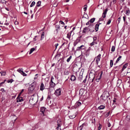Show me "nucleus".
Here are the masks:
<instances>
[{
	"instance_id": "1",
	"label": "nucleus",
	"mask_w": 130,
	"mask_h": 130,
	"mask_svg": "<svg viewBox=\"0 0 130 130\" xmlns=\"http://www.w3.org/2000/svg\"><path fill=\"white\" fill-rule=\"evenodd\" d=\"M109 92L107 91H104L102 95L101 96V97L102 99L103 100L105 101L109 96Z\"/></svg>"
},
{
	"instance_id": "2",
	"label": "nucleus",
	"mask_w": 130,
	"mask_h": 130,
	"mask_svg": "<svg viewBox=\"0 0 130 130\" xmlns=\"http://www.w3.org/2000/svg\"><path fill=\"white\" fill-rule=\"evenodd\" d=\"M107 11V9H105L104 11L103 12L102 14V16L99 19V21L98 22H99L101 21H103L104 20V18H105L106 16V15Z\"/></svg>"
},
{
	"instance_id": "3",
	"label": "nucleus",
	"mask_w": 130,
	"mask_h": 130,
	"mask_svg": "<svg viewBox=\"0 0 130 130\" xmlns=\"http://www.w3.org/2000/svg\"><path fill=\"white\" fill-rule=\"evenodd\" d=\"M37 101V97L36 96H35L33 95L31 96L30 99L29 100V102H32L33 104H35Z\"/></svg>"
},
{
	"instance_id": "4",
	"label": "nucleus",
	"mask_w": 130,
	"mask_h": 130,
	"mask_svg": "<svg viewBox=\"0 0 130 130\" xmlns=\"http://www.w3.org/2000/svg\"><path fill=\"white\" fill-rule=\"evenodd\" d=\"M54 94L57 96H58L61 94V89L60 88L57 89L54 93Z\"/></svg>"
},
{
	"instance_id": "5",
	"label": "nucleus",
	"mask_w": 130,
	"mask_h": 130,
	"mask_svg": "<svg viewBox=\"0 0 130 130\" xmlns=\"http://www.w3.org/2000/svg\"><path fill=\"white\" fill-rule=\"evenodd\" d=\"M101 55L100 54H99L95 58L96 59V63L97 65H98L99 62V61L100 60Z\"/></svg>"
},
{
	"instance_id": "6",
	"label": "nucleus",
	"mask_w": 130,
	"mask_h": 130,
	"mask_svg": "<svg viewBox=\"0 0 130 130\" xmlns=\"http://www.w3.org/2000/svg\"><path fill=\"white\" fill-rule=\"evenodd\" d=\"M61 122L60 120H58L57 121V125L58 127L56 128L57 130H61L60 126L61 125Z\"/></svg>"
},
{
	"instance_id": "7",
	"label": "nucleus",
	"mask_w": 130,
	"mask_h": 130,
	"mask_svg": "<svg viewBox=\"0 0 130 130\" xmlns=\"http://www.w3.org/2000/svg\"><path fill=\"white\" fill-rule=\"evenodd\" d=\"M86 49V47L83 45H82L80 47H78L76 48L77 51H79L82 50H85Z\"/></svg>"
},
{
	"instance_id": "8",
	"label": "nucleus",
	"mask_w": 130,
	"mask_h": 130,
	"mask_svg": "<svg viewBox=\"0 0 130 130\" xmlns=\"http://www.w3.org/2000/svg\"><path fill=\"white\" fill-rule=\"evenodd\" d=\"M35 86L32 84L30 85L28 88V90L30 92H31L34 89Z\"/></svg>"
},
{
	"instance_id": "9",
	"label": "nucleus",
	"mask_w": 130,
	"mask_h": 130,
	"mask_svg": "<svg viewBox=\"0 0 130 130\" xmlns=\"http://www.w3.org/2000/svg\"><path fill=\"white\" fill-rule=\"evenodd\" d=\"M20 95H19L17 98V102H21L23 101V98L20 97Z\"/></svg>"
},
{
	"instance_id": "10",
	"label": "nucleus",
	"mask_w": 130,
	"mask_h": 130,
	"mask_svg": "<svg viewBox=\"0 0 130 130\" xmlns=\"http://www.w3.org/2000/svg\"><path fill=\"white\" fill-rule=\"evenodd\" d=\"M89 31H90L91 32H92L94 31L95 29L92 25H90L89 26Z\"/></svg>"
},
{
	"instance_id": "11",
	"label": "nucleus",
	"mask_w": 130,
	"mask_h": 130,
	"mask_svg": "<svg viewBox=\"0 0 130 130\" xmlns=\"http://www.w3.org/2000/svg\"><path fill=\"white\" fill-rule=\"evenodd\" d=\"M45 89V87L44 84L43 83H42L40 86V90L42 91Z\"/></svg>"
},
{
	"instance_id": "12",
	"label": "nucleus",
	"mask_w": 130,
	"mask_h": 130,
	"mask_svg": "<svg viewBox=\"0 0 130 130\" xmlns=\"http://www.w3.org/2000/svg\"><path fill=\"white\" fill-rule=\"evenodd\" d=\"M101 23L98 22V23L95 25V30L96 31H97L99 29V27L100 24H101Z\"/></svg>"
},
{
	"instance_id": "13",
	"label": "nucleus",
	"mask_w": 130,
	"mask_h": 130,
	"mask_svg": "<svg viewBox=\"0 0 130 130\" xmlns=\"http://www.w3.org/2000/svg\"><path fill=\"white\" fill-rule=\"evenodd\" d=\"M89 26L88 27H86L84 29L83 31V33H85L87 31H89Z\"/></svg>"
},
{
	"instance_id": "14",
	"label": "nucleus",
	"mask_w": 130,
	"mask_h": 130,
	"mask_svg": "<svg viewBox=\"0 0 130 130\" xmlns=\"http://www.w3.org/2000/svg\"><path fill=\"white\" fill-rule=\"evenodd\" d=\"M50 85L51 87H53L55 86V84L53 81H51L50 83Z\"/></svg>"
},
{
	"instance_id": "15",
	"label": "nucleus",
	"mask_w": 130,
	"mask_h": 130,
	"mask_svg": "<svg viewBox=\"0 0 130 130\" xmlns=\"http://www.w3.org/2000/svg\"><path fill=\"white\" fill-rule=\"evenodd\" d=\"M70 79L71 81H75L76 80V77L74 75H72L71 76Z\"/></svg>"
},
{
	"instance_id": "16",
	"label": "nucleus",
	"mask_w": 130,
	"mask_h": 130,
	"mask_svg": "<svg viewBox=\"0 0 130 130\" xmlns=\"http://www.w3.org/2000/svg\"><path fill=\"white\" fill-rule=\"evenodd\" d=\"M105 106L103 105H101L98 107V109L100 110H101L104 109Z\"/></svg>"
},
{
	"instance_id": "17",
	"label": "nucleus",
	"mask_w": 130,
	"mask_h": 130,
	"mask_svg": "<svg viewBox=\"0 0 130 130\" xmlns=\"http://www.w3.org/2000/svg\"><path fill=\"white\" fill-rule=\"evenodd\" d=\"M56 29V31H57V32L58 30H59L60 28V26L59 25H56L55 26Z\"/></svg>"
},
{
	"instance_id": "18",
	"label": "nucleus",
	"mask_w": 130,
	"mask_h": 130,
	"mask_svg": "<svg viewBox=\"0 0 130 130\" xmlns=\"http://www.w3.org/2000/svg\"><path fill=\"white\" fill-rule=\"evenodd\" d=\"M45 110V108L43 107H41L40 109V111L43 114Z\"/></svg>"
},
{
	"instance_id": "19",
	"label": "nucleus",
	"mask_w": 130,
	"mask_h": 130,
	"mask_svg": "<svg viewBox=\"0 0 130 130\" xmlns=\"http://www.w3.org/2000/svg\"><path fill=\"white\" fill-rule=\"evenodd\" d=\"M0 73L1 74L2 76H5L6 74V71H1Z\"/></svg>"
},
{
	"instance_id": "20",
	"label": "nucleus",
	"mask_w": 130,
	"mask_h": 130,
	"mask_svg": "<svg viewBox=\"0 0 130 130\" xmlns=\"http://www.w3.org/2000/svg\"><path fill=\"white\" fill-rule=\"evenodd\" d=\"M44 32H43L42 33L41 36V40H42L44 38Z\"/></svg>"
},
{
	"instance_id": "21",
	"label": "nucleus",
	"mask_w": 130,
	"mask_h": 130,
	"mask_svg": "<svg viewBox=\"0 0 130 130\" xmlns=\"http://www.w3.org/2000/svg\"><path fill=\"white\" fill-rule=\"evenodd\" d=\"M84 123L82 125L80 126L79 127H78V128L77 130H81L84 126V125H85Z\"/></svg>"
},
{
	"instance_id": "22",
	"label": "nucleus",
	"mask_w": 130,
	"mask_h": 130,
	"mask_svg": "<svg viewBox=\"0 0 130 130\" xmlns=\"http://www.w3.org/2000/svg\"><path fill=\"white\" fill-rule=\"evenodd\" d=\"M128 65V64L127 63H125V64H124L123 66V67L122 69V71L123 70H124L125 69L127 66Z\"/></svg>"
},
{
	"instance_id": "23",
	"label": "nucleus",
	"mask_w": 130,
	"mask_h": 130,
	"mask_svg": "<svg viewBox=\"0 0 130 130\" xmlns=\"http://www.w3.org/2000/svg\"><path fill=\"white\" fill-rule=\"evenodd\" d=\"M82 74L80 73L78 77V79L80 80L82 79Z\"/></svg>"
},
{
	"instance_id": "24",
	"label": "nucleus",
	"mask_w": 130,
	"mask_h": 130,
	"mask_svg": "<svg viewBox=\"0 0 130 130\" xmlns=\"http://www.w3.org/2000/svg\"><path fill=\"white\" fill-rule=\"evenodd\" d=\"M41 3V2L40 1H38L37 3V6L39 7L40 6Z\"/></svg>"
},
{
	"instance_id": "25",
	"label": "nucleus",
	"mask_w": 130,
	"mask_h": 130,
	"mask_svg": "<svg viewBox=\"0 0 130 130\" xmlns=\"http://www.w3.org/2000/svg\"><path fill=\"white\" fill-rule=\"evenodd\" d=\"M35 50V48H31L29 52V54H31Z\"/></svg>"
},
{
	"instance_id": "26",
	"label": "nucleus",
	"mask_w": 130,
	"mask_h": 130,
	"mask_svg": "<svg viewBox=\"0 0 130 130\" xmlns=\"http://www.w3.org/2000/svg\"><path fill=\"white\" fill-rule=\"evenodd\" d=\"M0 3L3 4H5L6 1L5 0H0Z\"/></svg>"
},
{
	"instance_id": "27",
	"label": "nucleus",
	"mask_w": 130,
	"mask_h": 130,
	"mask_svg": "<svg viewBox=\"0 0 130 130\" xmlns=\"http://www.w3.org/2000/svg\"><path fill=\"white\" fill-rule=\"evenodd\" d=\"M71 32L70 33H68L67 34V37L69 39H70V37H71Z\"/></svg>"
},
{
	"instance_id": "28",
	"label": "nucleus",
	"mask_w": 130,
	"mask_h": 130,
	"mask_svg": "<svg viewBox=\"0 0 130 130\" xmlns=\"http://www.w3.org/2000/svg\"><path fill=\"white\" fill-rule=\"evenodd\" d=\"M95 20V18H92L89 21L90 22V23H93Z\"/></svg>"
},
{
	"instance_id": "29",
	"label": "nucleus",
	"mask_w": 130,
	"mask_h": 130,
	"mask_svg": "<svg viewBox=\"0 0 130 130\" xmlns=\"http://www.w3.org/2000/svg\"><path fill=\"white\" fill-rule=\"evenodd\" d=\"M97 42L96 41H93L90 44V45L91 46H93L94 44H97Z\"/></svg>"
},
{
	"instance_id": "30",
	"label": "nucleus",
	"mask_w": 130,
	"mask_h": 130,
	"mask_svg": "<svg viewBox=\"0 0 130 130\" xmlns=\"http://www.w3.org/2000/svg\"><path fill=\"white\" fill-rule=\"evenodd\" d=\"M113 60H110V65L111 67H112L113 65Z\"/></svg>"
},
{
	"instance_id": "31",
	"label": "nucleus",
	"mask_w": 130,
	"mask_h": 130,
	"mask_svg": "<svg viewBox=\"0 0 130 130\" xmlns=\"http://www.w3.org/2000/svg\"><path fill=\"white\" fill-rule=\"evenodd\" d=\"M122 57L121 56H119V57L117 58V60L116 61V63H117L119 61L120 59Z\"/></svg>"
},
{
	"instance_id": "32",
	"label": "nucleus",
	"mask_w": 130,
	"mask_h": 130,
	"mask_svg": "<svg viewBox=\"0 0 130 130\" xmlns=\"http://www.w3.org/2000/svg\"><path fill=\"white\" fill-rule=\"evenodd\" d=\"M72 58V56H70L69 57L68 59H67V61L68 62H69L70 61V60Z\"/></svg>"
},
{
	"instance_id": "33",
	"label": "nucleus",
	"mask_w": 130,
	"mask_h": 130,
	"mask_svg": "<svg viewBox=\"0 0 130 130\" xmlns=\"http://www.w3.org/2000/svg\"><path fill=\"white\" fill-rule=\"evenodd\" d=\"M35 2L34 1H33L31 3V5H30V7H33V6H34L35 5Z\"/></svg>"
},
{
	"instance_id": "34",
	"label": "nucleus",
	"mask_w": 130,
	"mask_h": 130,
	"mask_svg": "<svg viewBox=\"0 0 130 130\" xmlns=\"http://www.w3.org/2000/svg\"><path fill=\"white\" fill-rule=\"evenodd\" d=\"M17 71L21 73L22 72V71H23V69L21 68V69H19L17 70Z\"/></svg>"
},
{
	"instance_id": "35",
	"label": "nucleus",
	"mask_w": 130,
	"mask_h": 130,
	"mask_svg": "<svg viewBox=\"0 0 130 130\" xmlns=\"http://www.w3.org/2000/svg\"><path fill=\"white\" fill-rule=\"evenodd\" d=\"M82 103H81L80 102H77L76 103V105H77L78 106H80Z\"/></svg>"
},
{
	"instance_id": "36",
	"label": "nucleus",
	"mask_w": 130,
	"mask_h": 130,
	"mask_svg": "<svg viewBox=\"0 0 130 130\" xmlns=\"http://www.w3.org/2000/svg\"><path fill=\"white\" fill-rule=\"evenodd\" d=\"M115 47L114 46H112V47L111 51L112 52H114L115 51Z\"/></svg>"
},
{
	"instance_id": "37",
	"label": "nucleus",
	"mask_w": 130,
	"mask_h": 130,
	"mask_svg": "<svg viewBox=\"0 0 130 130\" xmlns=\"http://www.w3.org/2000/svg\"><path fill=\"white\" fill-rule=\"evenodd\" d=\"M69 73V72L68 71H66L64 72V74L65 75H68Z\"/></svg>"
},
{
	"instance_id": "38",
	"label": "nucleus",
	"mask_w": 130,
	"mask_h": 130,
	"mask_svg": "<svg viewBox=\"0 0 130 130\" xmlns=\"http://www.w3.org/2000/svg\"><path fill=\"white\" fill-rule=\"evenodd\" d=\"M21 74L23 76H26L27 75V74H26L23 71H22V72L21 73Z\"/></svg>"
},
{
	"instance_id": "39",
	"label": "nucleus",
	"mask_w": 130,
	"mask_h": 130,
	"mask_svg": "<svg viewBox=\"0 0 130 130\" xmlns=\"http://www.w3.org/2000/svg\"><path fill=\"white\" fill-rule=\"evenodd\" d=\"M111 21V20L110 19H109L108 20V21L107 22L106 24L107 25H108V24H109L110 23Z\"/></svg>"
},
{
	"instance_id": "40",
	"label": "nucleus",
	"mask_w": 130,
	"mask_h": 130,
	"mask_svg": "<svg viewBox=\"0 0 130 130\" xmlns=\"http://www.w3.org/2000/svg\"><path fill=\"white\" fill-rule=\"evenodd\" d=\"M100 79V77H97L96 79V81L98 82H99Z\"/></svg>"
},
{
	"instance_id": "41",
	"label": "nucleus",
	"mask_w": 130,
	"mask_h": 130,
	"mask_svg": "<svg viewBox=\"0 0 130 130\" xmlns=\"http://www.w3.org/2000/svg\"><path fill=\"white\" fill-rule=\"evenodd\" d=\"M75 115L70 116V118L71 119H73L75 118Z\"/></svg>"
},
{
	"instance_id": "42",
	"label": "nucleus",
	"mask_w": 130,
	"mask_h": 130,
	"mask_svg": "<svg viewBox=\"0 0 130 130\" xmlns=\"http://www.w3.org/2000/svg\"><path fill=\"white\" fill-rule=\"evenodd\" d=\"M130 13V11L129 10H127L126 11V14L127 15H128V14Z\"/></svg>"
},
{
	"instance_id": "43",
	"label": "nucleus",
	"mask_w": 130,
	"mask_h": 130,
	"mask_svg": "<svg viewBox=\"0 0 130 130\" xmlns=\"http://www.w3.org/2000/svg\"><path fill=\"white\" fill-rule=\"evenodd\" d=\"M13 79H10V80H8V83H12V82H13Z\"/></svg>"
},
{
	"instance_id": "44",
	"label": "nucleus",
	"mask_w": 130,
	"mask_h": 130,
	"mask_svg": "<svg viewBox=\"0 0 130 130\" xmlns=\"http://www.w3.org/2000/svg\"><path fill=\"white\" fill-rule=\"evenodd\" d=\"M93 41H96L97 39L96 37H93Z\"/></svg>"
},
{
	"instance_id": "45",
	"label": "nucleus",
	"mask_w": 130,
	"mask_h": 130,
	"mask_svg": "<svg viewBox=\"0 0 130 130\" xmlns=\"http://www.w3.org/2000/svg\"><path fill=\"white\" fill-rule=\"evenodd\" d=\"M121 18V17H120L118 18V23H119L120 22Z\"/></svg>"
},
{
	"instance_id": "46",
	"label": "nucleus",
	"mask_w": 130,
	"mask_h": 130,
	"mask_svg": "<svg viewBox=\"0 0 130 130\" xmlns=\"http://www.w3.org/2000/svg\"><path fill=\"white\" fill-rule=\"evenodd\" d=\"M59 23H60L61 24L63 25H64V23L63 21H59Z\"/></svg>"
},
{
	"instance_id": "47",
	"label": "nucleus",
	"mask_w": 130,
	"mask_h": 130,
	"mask_svg": "<svg viewBox=\"0 0 130 130\" xmlns=\"http://www.w3.org/2000/svg\"><path fill=\"white\" fill-rule=\"evenodd\" d=\"M51 99V97L49 95H48L47 99V100H49Z\"/></svg>"
},
{
	"instance_id": "48",
	"label": "nucleus",
	"mask_w": 130,
	"mask_h": 130,
	"mask_svg": "<svg viewBox=\"0 0 130 130\" xmlns=\"http://www.w3.org/2000/svg\"><path fill=\"white\" fill-rule=\"evenodd\" d=\"M101 127H102V125L101 124H99V126L98 127V129L100 130L101 129Z\"/></svg>"
},
{
	"instance_id": "49",
	"label": "nucleus",
	"mask_w": 130,
	"mask_h": 130,
	"mask_svg": "<svg viewBox=\"0 0 130 130\" xmlns=\"http://www.w3.org/2000/svg\"><path fill=\"white\" fill-rule=\"evenodd\" d=\"M86 6L85 7H84V11H86V10L87 9V5H85V6Z\"/></svg>"
},
{
	"instance_id": "50",
	"label": "nucleus",
	"mask_w": 130,
	"mask_h": 130,
	"mask_svg": "<svg viewBox=\"0 0 130 130\" xmlns=\"http://www.w3.org/2000/svg\"><path fill=\"white\" fill-rule=\"evenodd\" d=\"M109 112H109L105 115V116L106 117H107L109 116Z\"/></svg>"
},
{
	"instance_id": "51",
	"label": "nucleus",
	"mask_w": 130,
	"mask_h": 130,
	"mask_svg": "<svg viewBox=\"0 0 130 130\" xmlns=\"http://www.w3.org/2000/svg\"><path fill=\"white\" fill-rule=\"evenodd\" d=\"M24 91V89H22V90L21 91V92L20 93V94H19V95H20L22 93V92H23Z\"/></svg>"
},
{
	"instance_id": "52",
	"label": "nucleus",
	"mask_w": 130,
	"mask_h": 130,
	"mask_svg": "<svg viewBox=\"0 0 130 130\" xmlns=\"http://www.w3.org/2000/svg\"><path fill=\"white\" fill-rule=\"evenodd\" d=\"M130 73V69L128 68L127 70V73Z\"/></svg>"
},
{
	"instance_id": "53",
	"label": "nucleus",
	"mask_w": 130,
	"mask_h": 130,
	"mask_svg": "<svg viewBox=\"0 0 130 130\" xmlns=\"http://www.w3.org/2000/svg\"><path fill=\"white\" fill-rule=\"evenodd\" d=\"M91 49V47H89L88 48V49L87 50V52H86V53L88 51H89Z\"/></svg>"
},
{
	"instance_id": "54",
	"label": "nucleus",
	"mask_w": 130,
	"mask_h": 130,
	"mask_svg": "<svg viewBox=\"0 0 130 130\" xmlns=\"http://www.w3.org/2000/svg\"><path fill=\"white\" fill-rule=\"evenodd\" d=\"M107 124H108V127H109L110 126V125H111L110 123L109 122H108V123H107Z\"/></svg>"
},
{
	"instance_id": "55",
	"label": "nucleus",
	"mask_w": 130,
	"mask_h": 130,
	"mask_svg": "<svg viewBox=\"0 0 130 130\" xmlns=\"http://www.w3.org/2000/svg\"><path fill=\"white\" fill-rule=\"evenodd\" d=\"M18 22L17 21H15L14 23L15 25H17L18 24Z\"/></svg>"
},
{
	"instance_id": "56",
	"label": "nucleus",
	"mask_w": 130,
	"mask_h": 130,
	"mask_svg": "<svg viewBox=\"0 0 130 130\" xmlns=\"http://www.w3.org/2000/svg\"><path fill=\"white\" fill-rule=\"evenodd\" d=\"M58 45V43H56L55 45V46L56 47V49L57 48V46Z\"/></svg>"
},
{
	"instance_id": "57",
	"label": "nucleus",
	"mask_w": 130,
	"mask_h": 130,
	"mask_svg": "<svg viewBox=\"0 0 130 130\" xmlns=\"http://www.w3.org/2000/svg\"><path fill=\"white\" fill-rule=\"evenodd\" d=\"M37 37V36H35L34 37V38L33 39H34V41H36V37Z\"/></svg>"
},
{
	"instance_id": "58",
	"label": "nucleus",
	"mask_w": 130,
	"mask_h": 130,
	"mask_svg": "<svg viewBox=\"0 0 130 130\" xmlns=\"http://www.w3.org/2000/svg\"><path fill=\"white\" fill-rule=\"evenodd\" d=\"M5 82H2L0 83V87L2 86V85L4 84L5 83Z\"/></svg>"
},
{
	"instance_id": "59",
	"label": "nucleus",
	"mask_w": 130,
	"mask_h": 130,
	"mask_svg": "<svg viewBox=\"0 0 130 130\" xmlns=\"http://www.w3.org/2000/svg\"><path fill=\"white\" fill-rule=\"evenodd\" d=\"M103 72L102 71H101V74L100 76V77H100V78L102 76V74H103Z\"/></svg>"
},
{
	"instance_id": "60",
	"label": "nucleus",
	"mask_w": 130,
	"mask_h": 130,
	"mask_svg": "<svg viewBox=\"0 0 130 130\" xmlns=\"http://www.w3.org/2000/svg\"><path fill=\"white\" fill-rule=\"evenodd\" d=\"M90 23V21H89L88 22L86 23V25H88L89 24H90V23Z\"/></svg>"
},
{
	"instance_id": "61",
	"label": "nucleus",
	"mask_w": 130,
	"mask_h": 130,
	"mask_svg": "<svg viewBox=\"0 0 130 130\" xmlns=\"http://www.w3.org/2000/svg\"><path fill=\"white\" fill-rule=\"evenodd\" d=\"M54 78L53 76H52V77L51 78V82L53 81V80L54 79Z\"/></svg>"
},
{
	"instance_id": "62",
	"label": "nucleus",
	"mask_w": 130,
	"mask_h": 130,
	"mask_svg": "<svg viewBox=\"0 0 130 130\" xmlns=\"http://www.w3.org/2000/svg\"><path fill=\"white\" fill-rule=\"evenodd\" d=\"M112 2L113 4H115L116 2V0H113Z\"/></svg>"
},
{
	"instance_id": "63",
	"label": "nucleus",
	"mask_w": 130,
	"mask_h": 130,
	"mask_svg": "<svg viewBox=\"0 0 130 130\" xmlns=\"http://www.w3.org/2000/svg\"><path fill=\"white\" fill-rule=\"evenodd\" d=\"M75 28V27H73V30L71 31V33L73 31V30H74Z\"/></svg>"
},
{
	"instance_id": "64",
	"label": "nucleus",
	"mask_w": 130,
	"mask_h": 130,
	"mask_svg": "<svg viewBox=\"0 0 130 130\" xmlns=\"http://www.w3.org/2000/svg\"><path fill=\"white\" fill-rule=\"evenodd\" d=\"M43 96H42L40 99V101H42L43 100Z\"/></svg>"
}]
</instances>
